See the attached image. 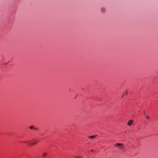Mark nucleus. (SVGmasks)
Segmentation results:
<instances>
[{"instance_id": "nucleus-1", "label": "nucleus", "mask_w": 158, "mask_h": 158, "mask_svg": "<svg viewBox=\"0 0 158 158\" xmlns=\"http://www.w3.org/2000/svg\"><path fill=\"white\" fill-rule=\"evenodd\" d=\"M116 145L119 148L122 149L123 148L124 145L123 143H117L116 144Z\"/></svg>"}, {"instance_id": "nucleus-2", "label": "nucleus", "mask_w": 158, "mask_h": 158, "mask_svg": "<svg viewBox=\"0 0 158 158\" xmlns=\"http://www.w3.org/2000/svg\"><path fill=\"white\" fill-rule=\"evenodd\" d=\"M133 120H130L128 121V122H127V125L129 126H130L131 125V124H132L133 123Z\"/></svg>"}, {"instance_id": "nucleus-3", "label": "nucleus", "mask_w": 158, "mask_h": 158, "mask_svg": "<svg viewBox=\"0 0 158 158\" xmlns=\"http://www.w3.org/2000/svg\"><path fill=\"white\" fill-rule=\"evenodd\" d=\"M96 137L95 135H92L91 136H89L88 137L90 138L91 139H94Z\"/></svg>"}, {"instance_id": "nucleus-4", "label": "nucleus", "mask_w": 158, "mask_h": 158, "mask_svg": "<svg viewBox=\"0 0 158 158\" xmlns=\"http://www.w3.org/2000/svg\"><path fill=\"white\" fill-rule=\"evenodd\" d=\"M29 128L30 129H34L35 130H36V128H34L33 126H31L29 127Z\"/></svg>"}, {"instance_id": "nucleus-5", "label": "nucleus", "mask_w": 158, "mask_h": 158, "mask_svg": "<svg viewBox=\"0 0 158 158\" xmlns=\"http://www.w3.org/2000/svg\"><path fill=\"white\" fill-rule=\"evenodd\" d=\"M37 142V141H34V142L31 143L30 144V145H33L35 144Z\"/></svg>"}, {"instance_id": "nucleus-6", "label": "nucleus", "mask_w": 158, "mask_h": 158, "mask_svg": "<svg viewBox=\"0 0 158 158\" xmlns=\"http://www.w3.org/2000/svg\"><path fill=\"white\" fill-rule=\"evenodd\" d=\"M47 153L46 152H44V153H43V157H44L45 156L47 155Z\"/></svg>"}, {"instance_id": "nucleus-7", "label": "nucleus", "mask_w": 158, "mask_h": 158, "mask_svg": "<svg viewBox=\"0 0 158 158\" xmlns=\"http://www.w3.org/2000/svg\"><path fill=\"white\" fill-rule=\"evenodd\" d=\"M74 157L75 158H82L81 156H75Z\"/></svg>"}, {"instance_id": "nucleus-8", "label": "nucleus", "mask_w": 158, "mask_h": 158, "mask_svg": "<svg viewBox=\"0 0 158 158\" xmlns=\"http://www.w3.org/2000/svg\"><path fill=\"white\" fill-rule=\"evenodd\" d=\"M146 118L147 119H149V116H147L146 117Z\"/></svg>"}, {"instance_id": "nucleus-9", "label": "nucleus", "mask_w": 158, "mask_h": 158, "mask_svg": "<svg viewBox=\"0 0 158 158\" xmlns=\"http://www.w3.org/2000/svg\"><path fill=\"white\" fill-rule=\"evenodd\" d=\"M24 142L27 143H28V142H25V141H24Z\"/></svg>"}, {"instance_id": "nucleus-10", "label": "nucleus", "mask_w": 158, "mask_h": 158, "mask_svg": "<svg viewBox=\"0 0 158 158\" xmlns=\"http://www.w3.org/2000/svg\"><path fill=\"white\" fill-rule=\"evenodd\" d=\"M91 151L93 152V150H91Z\"/></svg>"}, {"instance_id": "nucleus-11", "label": "nucleus", "mask_w": 158, "mask_h": 158, "mask_svg": "<svg viewBox=\"0 0 158 158\" xmlns=\"http://www.w3.org/2000/svg\"><path fill=\"white\" fill-rule=\"evenodd\" d=\"M143 113H145V111H143Z\"/></svg>"}]
</instances>
